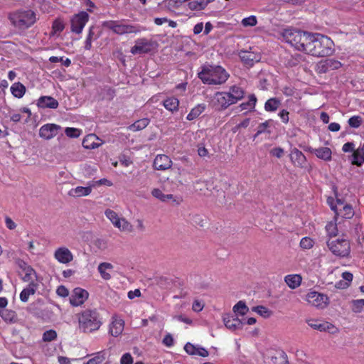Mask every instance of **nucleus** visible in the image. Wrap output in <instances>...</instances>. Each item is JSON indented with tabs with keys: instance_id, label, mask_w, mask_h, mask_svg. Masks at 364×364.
Listing matches in <instances>:
<instances>
[{
	"instance_id": "obj_10",
	"label": "nucleus",
	"mask_w": 364,
	"mask_h": 364,
	"mask_svg": "<svg viewBox=\"0 0 364 364\" xmlns=\"http://www.w3.org/2000/svg\"><path fill=\"white\" fill-rule=\"evenodd\" d=\"M154 41L146 38H139L135 41V45L131 48L133 55L146 54L154 49Z\"/></svg>"
},
{
	"instance_id": "obj_63",
	"label": "nucleus",
	"mask_w": 364,
	"mask_h": 364,
	"mask_svg": "<svg viewBox=\"0 0 364 364\" xmlns=\"http://www.w3.org/2000/svg\"><path fill=\"white\" fill-rule=\"evenodd\" d=\"M203 307H204L203 303L198 300L194 301V302L193 303V305H192V309H193V311H194L196 312L201 311L203 310Z\"/></svg>"
},
{
	"instance_id": "obj_36",
	"label": "nucleus",
	"mask_w": 364,
	"mask_h": 364,
	"mask_svg": "<svg viewBox=\"0 0 364 364\" xmlns=\"http://www.w3.org/2000/svg\"><path fill=\"white\" fill-rule=\"evenodd\" d=\"M337 217L335 216L333 220L329 221L326 225L325 229L328 236L330 237H336L338 235Z\"/></svg>"
},
{
	"instance_id": "obj_25",
	"label": "nucleus",
	"mask_w": 364,
	"mask_h": 364,
	"mask_svg": "<svg viewBox=\"0 0 364 364\" xmlns=\"http://www.w3.org/2000/svg\"><path fill=\"white\" fill-rule=\"evenodd\" d=\"M215 0H189L186 6L191 11H201L205 9L207 6Z\"/></svg>"
},
{
	"instance_id": "obj_24",
	"label": "nucleus",
	"mask_w": 364,
	"mask_h": 364,
	"mask_svg": "<svg viewBox=\"0 0 364 364\" xmlns=\"http://www.w3.org/2000/svg\"><path fill=\"white\" fill-rule=\"evenodd\" d=\"M151 195L161 200V202H167L169 200H173V202L176 204H179L181 202V199L179 198H175L173 194H164L159 188H154L151 191Z\"/></svg>"
},
{
	"instance_id": "obj_41",
	"label": "nucleus",
	"mask_w": 364,
	"mask_h": 364,
	"mask_svg": "<svg viewBox=\"0 0 364 364\" xmlns=\"http://www.w3.org/2000/svg\"><path fill=\"white\" fill-rule=\"evenodd\" d=\"M114 226L122 232H131L133 230L132 225L123 218H119L118 225Z\"/></svg>"
},
{
	"instance_id": "obj_40",
	"label": "nucleus",
	"mask_w": 364,
	"mask_h": 364,
	"mask_svg": "<svg viewBox=\"0 0 364 364\" xmlns=\"http://www.w3.org/2000/svg\"><path fill=\"white\" fill-rule=\"evenodd\" d=\"M204 109H205V106H203V105H196L188 114L186 119L188 121H192V120L198 118L203 113Z\"/></svg>"
},
{
	"instance_id": "obj_31",
	"label": "nucleus",
	"mask_w": 364,
	"mask_h": 364,
	"mask_svg": "<svg viewBox=\"0 0 364 364\" xmlns=\"http://www.w3.org/2000/svg\"><path fill=\"white\" fill-rule=\"evenodd\" d=\"M0 316L6 323H15L18 321L17 314L15 311L4 309L0 310Z\"/></svg>"
},
{
	"instance_id": "obj_2",
	"label": "nucleus",
	"mask_w": 364,
	"mask_h": 364,
	"mask_svg": "<svg viewBox=\"0 0 364 364\" xmlns=\"http://www.w3.org/2000/svg\"><path fill=\"white\" fill-rule=\"evenodd\" d=\"M244 96L245 91L242 87L232 85L227 92H217L214 95L213 102L218 109L224 110L243 99Z\"/></svg>"
},
{
	"instance_id": "obj_14",
	"label": "nucleus",
	"mask_w": 364,
	"mask_h": 364,
	"mask_svg": "<svg viewBox=\"0 0 364 364\" xmlns=\"http://www.w3.org/2000/svg\"><path fill=\"white\" fill-rule=\"evenodd\" d=\"M89 296L88 292L80 287L75 288L70 297V304L73 306H78L84 304Z\"/></svg>"
},
{
	"instance_id": "obj_48",
	"label": "nucleus",
	"mask_w": 364,
	"mask_h": 364,
	"mask_svg": "<svg viewBox=\"0 0 364 364\" xmlns=\"http://www.w3.org/2000/svg\"><path fill=\"white\" fill-rule=\"evenodd\" d=\"M314 240L309 237H304L300 241V247L304 250H310L314 245Z\"/></svg>"
},
{
	"instance_id": "obj_5",
	"label": "nucleus",
	"mask_w": 364,
	"mask_h": 364,
	"mask_svg": "<svg viewBox=\"0 0 364 364\" xmlns=\"http://www.w3.org/2000/svg\"><path fill=\"white\" fill-rule=\"evenodd\" d=\"M13 26L19 30L31 27L37 21L36 14L31 9L19 10L9 15Z\"/></svg>"
},
{
	"instance_id": "obj_17",
	"label": "nucleus",
	"mask_w": 364,
	"mask_h": 364,
	"mask_svg": "<svg viewBox=\"0 0 364 364\" xmlns=\"http://www.w3.org/2000/svg\"><path fill=\"white\" fill-rule=\"evenodd\" d=\"M290 161L294 166L304 168L306 166L307 160L305 155L297 148H293L290 150Z\"/></svg>"
},
{
	"instance_id": "obj_34",
	"label": "nucleus",
	"mask_w": 364,
	"mask_h": 364,
	"mask_svg": "<svg viewBox=\"0 0 364 364\" xmlns=\"http://www.w3.org/2000/svg\"><path fill=\"white\" fill-rule=\"evenodd\" d=\"M316 156L322 160L329 161L332 158V151L328 147H321L314 150Z\"/></svg>"
},
{
	"instance_id": "obj_55",
	"label": "nucleus",
	"mask_w": 364,
	"mask_h": 364,
	"mask_svg": "<svg viewBox=\"0 0 364 364\" xmlns=\"http://www.w3.org/2000/svg\"><path fill=\"white\" fill-rule=\"evenodd\" d=\"M65 133L69 137L76 138L80 135L81 131L77 128L67 127Z\"/></svg>"
},
{
	"instance_id": "obj_29",
	"label": "nucleus",
	"mask_w": 364,
	"mask_h": 364,
	"mask_svg": "<svg viewBox=\"0 0 364 364\" xmlns=\"http://www.w3.org/2000/svg\"><path fill=\"white\" fill-rule=\"evenodd\" d=\"M114 266L109 262H102L98 265L97 270L101 277L105 280H109L111 274L109 272L112 271Z\"/></svg>"
},
{
	"instance_id": "obj_16",
	"label": "nucleus",
	"mask_w": 364,
	"mask_h": 364,
	"mask_svg": "<svg viewBox=\"0 0 364 364\" xmlns=\"http://www.w3.org/2000/svg\"><path fill=\"white\" fill-rule=\"evenodd\" d=\"M338 205L342 208H338L335 206H331V209L335 212V216L338 218L339 215L343 218L350 219L353 217L355 212L353 207L348 204H343L340 200H337Z\"/></svg>"
},
{
	"instance_id": "obj_15",
	"label": "nucleus",
	"mask_w": 364,
	"mask_h": 364,
	"mask_svg": "<svg viewBox=\"0 0 364 364\" xmlns=\"http://www.w3.org/2000/svg\"><path fill=\"white\" fill-rule=\"evenodd\" d=\"M54 258L61 264H68L73 260V255L66 247H60L54 252Z\"/></svg>"
},
{
	"instance_id": "obj_59",
	"label": "nucleus",
	"mask_w": 364,
	"mask_h": 364,
	"mask_svg": "<svg viewBox=\"0 0 364 364\" xmlns=\"http://www.w3.org/2000/svg\"><path fill=\"white\" fill-rule=\"evenodd\" d=\"M56 293L58 296L64 298L69 295L68 289L63 285H60L57 288Z\"/></svg>"
},
{
	"instance_id": "obj_50",
	"label": "nucleus",
	"mask_w": 364,
	"mask_h": 364,
	"mask_svg": "<svg viewBox=\"0 0 364 364\" xmlns=\"http://www.w3.org/2000/svg\"><path fill=\"white\" fill-rule=\"evenodd\" d=\"M57 338V333L55 330L50 329L43 333L42 339L44 342H50L55 340Z\"/></svg>"
},
{
	"instance_id": "obj_39",
	"label": "nucleus",
	"mask_w": 364,
	"mask_h": 364,
	"mask_svg": "<svg viewBox=\"0 0 364 364\" xmlns=\"http://www.w3.org/2000/svg\"><path fill=\"white\" fill-rule=\"evenodd\" d=\"M281 105V101L276 98L272 97L267 100L264 104V109L267 112H275Z\"/></svg>"
},
{
	"instance_id": "obj_8",
	"label": "nucleus",
	"mask_w": 364,
	"mask_h": 364,
	"mask_svg": "<svg viewBox=\"0 0 364 364\" xmlns=\"http://www.w3.org/2000/svg\"><path fill=\"white\" fill-rule=\"evenodd\" d=\"M90 18L89 14L86 11H80L74 14L70 18V31L75 34L82 33L84 27Z\"/></svg>"
},
{
	"instance_id": "obj_51",
	"label": "nucleus",
	"mask_w": 364,
	"mask_h": 364,
	"mask_svg": "<svg viewBox=\"0 0 364 364\" xmlns=\"http://www.w3.org/2000/svg\"><path fill=\"white\" fill-rule=\"evenodd\" d=\"M363 122V119L359 115H354L348 119V124L350 127L358 128Z\"/></svg>"
},
{
	"instance_id": "obj_33",
	"label": "nucleus",
	"mask_w": 364,
	"mask_h": 364,
	"mask_svg": "<svg viewBox=\"0 0 364 364\" xmlns=\"http://www.w3.org/2000/svg\"><path fill=\"white\" fill-rule=\"evenodd\" d=\"M100 37L99 34L95 33V27L90 26L88 30L85 43L84 48L86 50H90L92 48V43L93 41L97 40Z\"/></svg>"
},
{
	"instance_id": "obj_11",
	"label": "nucleus",
	"mask_w": 364,
	"mask_h": 364,
	"mask_svg": "<svg viewBox=\"0 0 364 364\" xmlns=\"http://www.w3.org/2000/svg\"><path fill=\"white\" fill-rule=\"evenodd\" d=\"M306 323L313 329L318 330L321 332H328L331 334H335L339 332V330L336 326L328 321L310 318L306 320Z\"/></svg>"
},
{
	"instance_id": "obj_22",
	"label": "nucleus",
	"mask_w": 364,
	"mask_h": 364,
	"mask_svg": "<svg viewBox=\"0 0 364 364\" xmlns=\"http://www.w3.org/2000/svg\"><path fill=\"white\" fill-rule=\"evenodd\" d=\"M38 288V284L35 281H31L20 293V300L24 303L27 302L30 296L35 294Z\"/></svg>"
},
{
	"instance_id": "obj_52",
	"label": "nucleus",
	"mask_w": 364,
	"mask_h": 364,
	"mask_svg": "<svg viewBox=\"0 0 364 364\" xmlns=\"http://www.w3.org/2000/svg\"><path fill=\"white\" fill-rule=\"evenodd\" d=\"M49 61L50 63H62V64L67 68L71 65V60L68 58L64 59L63 57L51 56L49 58Z\"/></svg>"
},
{
	"instance_id": "obj_35",
	"label": "nucleus",
	"mask_w": 364,
	"mask_h": 364,
	"mask_svg": "<svg viewBox=\"0 0 364 364\" xmlns=\"http://www.w3.org/2000/svg\"><path fill=\"white\" fill-rule=\"evenodd\" d=\"M240 57L245 64L250 66L253 65L254 62L259 60L252 52L247 50L241 51Z\"/></svg>"
},
{
	"instance_id": "obj_57",
	"label": "nucleus",
	"mask_w": 364,
	"mask_h": 364,
	"mask_svg": "<svg viewBox=\"0 0 364 364\" xmlns=\"http://www.w3.org/2000/svg\"><path fill=\"white\" fill-rule=\"evenodd\" d=\"M198 347L191 343H187L184 346L185 351L191 355H195L197 351Z\"/></svg>"
},
{
	"instance_id": "obj_64",
	"label": "nucleus",
	"mask_w": 364,
	"mask_h": 364,
	"mask_svg": "<svg viewBox=\"0 0 364 364\" xmlns=\"http://www.w3.org/2000/svg\"><path fill=\"white\" fill-rule=\"evenodd\" d=\"M289 112L286 109H282L279 113V116L280 117L282 122H284V124H287L289 122Z\"/></svg>"
},
{
	"instance_id": "obj_44",
	"label": "nucleus",
	"mask_w": 364,
	"mask_h": 364,
	"mask_svg": "<svg viewBox=\"0 0 364 364\" xmlns=\"http://www.w3.org/2000/svg\"><path fill=\"white\" fill-rule=\"evenodd\" d=\"M252 311L265 318L270 317L272 314V311L264 306H254L252 308Z\"/></svg>"
},
{
	"instance_id": "obj_46",
	"label": "nucleus",
	"mask_w": 364,
	"mask_h": 364,
	"mask_svg": "<svg viewBox=\"0 0 364 364\" xmlns=\"http://www.w3.org/2000/svg\"><path fill=\"white\" fill-rule=\"evenodd\" d=\"M364 164V155L360 154L359 150L354 151L353 153L352 164L361 166Z\"/></svg>"
},
{
	"instance_id": "obj_28",
	"label": "nucleus",
	"mask_w": 364,
	"mask_h": 364,
	"mask_svg": "<svg viewBox=\"0 0 364 364\" xmlns=\"http://www.w3.org/2000/svg\"><path fill=\"white\" fill-rule=\"evenodd\" d=\"M301 281L302 277L300 274H288L284 277L285 283L291 289H294L299 287L301 285Z\"/></svg>"
},
{
	"instance_id": "obj_23",
	"label": "nucleus",
	"mask_w": 364,
	"mask_h": 364,
	"mask_svg": "<svg viewBox=\"0 0 364 364\" xmlns=\"http://www.w3.org/2000/svg\"><path fill=\"white\" fill-rule=\"evenodd\" d=\"M223 322L225 327L232 331L240 329L243 326V322L242 320L230 315L224 316Z\"/></svg>"
},
{
	"instance_id": "obj_42",
	"label": "nucleus",
	"mask_w": 364,
	"mask_h": 364,
	"mask_svg": "<svg viewBox=\"0 0 364 364\" xmlns=\"http://www.w3.org/2000/svg\"><path fill=\"white\" fill-rule=\"evenodd\" d=\"M233 311L236 314H239L240 316L245 315L248 311L249 308L246 305L245 302L243 301H239L234 306H233Z\"/></svg>"
},
{
	"instance_id": "obj_7",
	"label": "nucleus",
	"mask_w": 364,
	"mask_h": 364,
	"mask_svg": "<svg viewBox=\"0 0 364 364\" xmlns=\"http://www.w3.org/2000/svg\"><path fill=\"white\" fill-rule=\"evenodd\" d=\"M327 246L334 255L340 257H347L350 252V242L346 239L328 240Z\"/></svg>"
},
{
	"instance_id": "obj_61",
	"label": "nucleus",
	"mask_w": 364,
	"mask_h": 364,
	"mask_svg": "<svg viewBox=\"0 0 364 364\" xmlns=\"http://www.w3.org/2000/svg\"><path fill=\"white\" fill-rule=\"evenodd\" d=\"M121 364H132L133 363V358L132 355L129 353H124L120 360Z\"/></svg>"
},
{
	"instance_id": "obj_18",
	"label": "nucleus",
	"mask_w": 364,
	"mask_h": 364,
	"mask_svg": "<svg viewBox=\"0 0 364 364\" xmlns=\"http://www.w3.org/2000/svg\"><path fill=\"white\" fill-rule=\"evenodd\" d=\"M173 162L169 156L165 154H158L153 163V166L156 170L165 171L172 166Z\"/></svg>"
},
{
	"instance_id": "obj_62",
	"label": "nucleus",
	"mask_w": 364,
	"mask_h": 364,
	"mask_svg": "<svg viewBox=\"0 0 364 364\" xmlns=\"http://www.w3.org/2000/svg\"><path fill=\"white\" fill-rule=\"evenodd\" d=\"M284 149L281 147H276L271 150L270 153L277 158H281L284 155Z\"/></svg>"
},
{
	"instance_id": "obj_4",
	"label": "nucleus",
	"mask_w": 364,
	"mask_h": 364,
	"mask_svg": "<svg viewBox=\"0 0 364 364\" xmlns=\"http://www.w3.org/2000/svg\"><path fill=\"white\" fill-rule=\"evenodd\" d=\"M78 327L83 333L98 330L102 324L100 313L96 309H85L77 315Z\"/></svg>"
},
{
	"instance_id": "obj_1",
	"label": "nucleus",
	"mask_w": 364,
	"mask_h": 364,
	"mask_svg": "<svg viewBox=\"0 0 364 364\" xmlns=\"http://www.w3.org/2000/svg\"><path fill=\"white\" fill-rule=\"evenodd\" d=\"M283 38L296 50L314 57L330 56L335 51L333 41L321 33L287 28L283 32Z\"/></svg>"
},
{
	"instance_id": "obj_43",
	"label": "nucleus",
	"mask_w": 364,
	"mask_h": 364,
	"mask_svg": "<svg viewBox=\"0 0 364 364\" xmlns=\"http://www.w3.org/2000/svg\"><path fill=\"white\" fill-rule=\"evenodd\" d=\"M65 28V24L61 19H55L52 24V31L51 35H58L60 34Z\"/></svg>"
},
{
	"instance_id": "obj_32",
	"label": "nucleus",
	"mask_w": 364,
	"mask_h": 364,
	"mask_svg": "<svg viewBox=\"0 0 364 364\" xmlns=\"http://www.w3.org/2000/svg\"><path fill=\"white\" fill-rule=\"evenodd\" d=\"M11 94L14 97L22 98L26 92V87L20 82H16L12 84L10 87Z\"/></svg>"
},
{
	"instance_id": "obj_30",
	"label": "nucleus",
	"mask_w": 364,
	"mask_h": 364,
	"mask_svg": "<svg viewBox=\"0 0 364 364\" xmlns=\"http://www.w3.org/2000/svg\"><path fill=\"white\" fill-rule=\"evenodd\" d=\"M164 107L172 113L176 112L179 108V100L175 97H168L163 101Z\"/></svg>"
},
{
	"instance_id": "obj_58",
	"label": "nucleus",
	"mask_w": 364,
	"mask_h": 364,
	"mask_svg": "<svg viewBox=\"0 0 364 364\" xmlns=\"http://www.w3.org/2000/svg\"><path fill=\"white\" fill-rule=\"evenodd\" d=\"M162 343L166 347H172L174 344V340L171 334L167 333L163 338Z\"/></svg>"
},
{
	"instance_id": "obj_47",
	"label": "nucleus",
	"mask_w": 364,
	"mask_h": 364,
	"mask_svg": "<svg viewBox=\"0 0 364 364\" xmlns=\"http://www.w3.org/2000/svg\"><path fill=\"white\" fill-rule=\"evenodd\" d=\"M106 217L111 221L113 225H118L119 224V215L116 212L111 209H107L105 212Z\"/></svg>"
},
{
	"instance_id": "obj_9",
	"label": "nucleus",
	"mask_w": 364,
	"mask_h": 364,
	"mask_svg": "<svg viewBox=\"0 0 364 364\" xmlns=\"http://www.w3.org/2000/svg\"><path fill=\"white\" fill-rule=\"evenodd\" d=\"M306 300L311 305L321 309H325L329 304L327 295L316 291H309L306 294Z\"/></svg>"
},
{
	"instance_id": "obj_45",
	"label": "nucleus",
	"mask_w": 364,
	"mask_h": 364,
	"mask_svg": "<svg viewBox=\"0 0 364 364\" xmlns=\"http://www.w3.org/2000/svg\"><path fill=\"white\" fill-rule=\"evenodd\" d=\"M364 309V299H355L351 301V310L354 313L359 314Z\"/></svg>"
},
{
	"instance_id": "obj_19",
	"label": "nucleus",
	"mask_w": 364,
	"mask_h": 364,
	"mask_svg": "<svg viewBox=\"0 0 364 364\" xmlns=\"http://www.w3.org/2000/svg\"><path fill=\"white\" fill-rule=\"evenodd\" d=\"M124 321L119 317L117 315H114L112 317V322L109 324V333L114 337H117L124 331Z\"/></svg>"
},
{
	"instance_id": "obj_38",
	"label": "nucleus",
	"mask_w": 364,
	"mask_h": 364,
	"mask_svg": "<svg viewBox=\"0 0 364 364\" xmlns=\"http://www.w3.org/2000/svg\"><path fill=\"white\" fill-rule=\"evenodd\" d=\"M149 122L150 120L148 118H143L134 122L129 126V129L133 132L140 131L146 128L149 125Z\"/></svg>"
},
{
	"instance_id": "obj_37",
	"label": "nucleus",
	"mask_w": 364,
	"mask_h": 364,
	"mask_svg": "<svg viewBox=\"0 0 364 364\" xmlns=\"http://www.w3.org/2000/svg\"><path fill=\"white\" fill-rule=\"evenodd\" d=\"M257 97L254 94L250 95L248 96V101L245 102H242L240 105V109L242 110H248L252 111L255 109L256 103H257Z\"/></svg>"
},
{
	"instance_id": "obj_21",
	"label": "nucleus",
	"mask_w": 364,
	"mask_h": 364,
	"mask_svg": "<svg viewBox=\"0 0 364 364\" xmlns=\"http://www.w3.org/2000/svg\"><path fill=\"white\" fill-rule=\"evenodd\" d=\"M59 103L57 100L50 96H41L37 101V106L40 108L56 109Z\"/></svg>"
},
{
	"instance_id": "obj_49",
	"label": "nucleus",
	"mask_w": 364,
	"mask_h": 364,
	"mask_svg": "<svg viewBox=\"0 0 364 364\" xmlns=\"http://www.w3.org/2000/svg\"><path fill=\"white\" fill-rule=\"evenodd\" d=\"M105 360V354L102 352H98L86 364H103Z\"/></svg>"
},
{
	"instance_id": "obj_12",
	"label": "nucleus",
	"mask_w": 364,
	"mask_h": 364,
	"mask_svg": "<svg viewBox=\"0 0 364 364\" xmlns=\"http://www.w3.org/2000/svg\"><path fill=\"white\" fill-rule=\"evenodd\" d=\"M342 66L340 61L333 58H327L319 61L316 65V72L320 74L326 73L330 70H338Z\"/></svg>"
},
{
	"instance_id": "obj_53",
	"label": "nucleus",
	"mask_w": 364,
	"mask_h": 364,
	"mask_svg": "<svg viewBox=\"0 0 364 364\" xmlns=\"http://www.w3.org/2000/svg\"><path fill=\"white\" fill-rule=\"evenodd\" d=\"M189 0H169L168 3V7L170 9H175L179 8L183 4L186 6V4Z\"/></svg>"
},
{
	"instance_id": "obj_26",
	"label": "nucleus",
	"mask_w": 364,
	"mask_h": 364,
	"mask_svg": "<svg viewBox=\"0 0 364 364\" xmlns=\"http://www.w3.org/2000/svg\"><path fill=\"white\" fill-rule=\"evenodd\" d=\"M100 139L97 136V135L94 134L87 135L83 141L82 146L84 148L87 149H93L97 148L101 144L98 142Z\"/></svg>"
},
{
	"instance_id": "obj_3",
	"label": "nucleus",
	"mask_w": 364,
	"mask_h": 364,
	"mask_svg": "<svg viewBox=\"0 0 364 364\" xmlns=\"http://www.w3.org/2000/svg\"><path fill=\"white\" fill-rule=\"evenodd\" d=\"M198 76L204 84L221 85L228 80L230 75L222 66L205 65Z\"/></svg>"
},
{
	"instance_id": "obj_13",
	"label": "nucleus",
	"mask_w": 364,
	"mask_h": 364,
	"mask_svg": "<svg viewBox=\"0 0 364 364\" xmlns=\"http://www.w3.org/2000/svg\"><path fill=\"white\" fill-rule=\"evenodd\" d=\"M61 130V127L55 124H46L39 129V136L46 140H50L57 135Z\"/></svg>"
},
{
	"instance_id": "obj_60",
	"label": "nucleus",
	"mask_w": 364,
	"mask_h": 364,
	"mask_svg": "<svg viewBox=\"0 0 364 364\" xmlns=\"http://www.w3.org/2000/svg\"><path fill=\"white\" fill-rule=\"evenodd\" d=\"M342 278L346 281V284H345V286L343 287L344 288L345 287H349L350 285V283L352 282L353 280V275L352 273L349 272H343L342 274Z\"/></svg>"
},
{
	"instance_id": "obj_56",
	"label": "nucleus",
	"mask_w": 364,
	"mask_h": 364,
	"mask_svg": "<svg viewBox=\"0 0 364 364\" xmlns=\"http://www.w3.org/2000/svg\"><path fill=\"white\" fill-rule=\"evenodd\" d=\"M269 127V122L266 121L263 123H261L259 124L257 127V133L255 135V137L258 136L259 135L262 134V133H264L267 132V128Z\"/></svg>"
},
{
	"instance_id": "obj_6",
	"label": "nucleus",
	"mask_w": 364,
	"mask_h": 364,
	"mask_svg": "<svg viewBox=\"0 0 364 364\" xmlns=\"http://www.w3.org/2000/svg\"><path fill=\"white\" fill-rule=\"evenodd\" d=\"M102 26L117 35L138 34L146 31V28L139 25L127 24L122 21H106Z\"/></svg>"
},
{
	"instance_id": "obj_20",
	"label": "nucleus",
	"mask_w": 364,
	"mask_h": 364,
	"mask_svg": "<svg viewBox=\"0 0 364 364\" xmlns=\"http://www.w3.org/2000/svg\"><path fill=\"white\" fill-rule=\"evenodd\" d=\"M267 364H288L287 355L283 350L270 353L266 358Z\"/></svg>"
},
{
	"instance_id": "obj_27",
	"label": "nucleus",
	"mask_w": 364,
	"mask_h": 364,
	"mask_svg": "<svg viewBox=\"0 0 364 364\" xmlns=\"http://www.w3.org/2000/svg\"><path fill=\"white\" fill-rule=\"evenodd\" d=\"M92 192V186L86 187L77 186L70 190L68 195L73 197H82L90 195Z\"/></svg>"
},
{
	"instance_id": "obj_54",
	"label": "nucleus",
	"mask_w": 364,
	"mask_h": 364,
	"mask_svg": "<svg viewBox=\"0 0 364 364\" xmlns=\"http://www.w3.org/2000/svg\"><path fill=\"white\" fill-rule=\"evenodd\" d=\"M257 20L255 16H250L242 20V24L243 26H254L257 24Z\"/></svg>"
}]
</instances>
